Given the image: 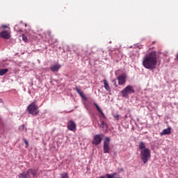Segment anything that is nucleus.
<instances>
[{
  "label": "nucleus",
  "mask_w": 178,
  "mask_h": 178,
  "mask_svg": "<svg viewBox=\"0 0 178 178\" xmlns=\"http://www.w3.org/2000/svg\"><path fill=\"white\" fill-rule=\"evenodd\" d=\"M109 144H111V138L106 137L104 140L103 145L104 154H109V151H111Z\"/></svg>",
  "instance_id": "obj_6"
},
{
  "label": "nucleus",
  "mask_w": 178,
  "mask_h": 178,
  "mask_svg": "<svg viewBox=\"0 0 178 178\" xmlns=\"http://www.w3.org/2000/svg\"><path fill=\"white\" fill-rule=\"evenodd\" d=\"M105 126H106V123H105V122H104V121H102L101 124H100V127L104 128V127H105Z\"/></svg>",
  "instance_id": "obj_21"
},
{
  "label": "nucleus",
  "mask_w": 178,
  "mask_h": 178,
  "mask_svg": "<svg viewBox=\"0 0 178 178\" xmlns=\"http://www.w3.org/2000/svg\"><path fill=\"white\" fill-rule=\"evenodd\" d=\"M104 138L103 134H97L95 135L93 138V140L92 141V144L93 145H99L101 143H102V139Z\"/></svg>",
  "instance_id": "obj_7"
},
{
  "label": "nucleus",
  "mask_w": 178,
  "mask_h": 178,
  "mask_svg": "<svg viewBox=\"0 0 178 178\" xmlns=\"http://www.w3.org/2000/svg\"><path fill=\"white\" fill-rule=\"evenodd\" d=\"M37 173L38 171L35 169H29L26 172H24L19 175V178H31V175L33 178H37Z\"/></svg>",
  "instance_id": "obj_2"
},
{
  "label": "nucleus",
  "mask_w": 178,
  "mask_h": 178,
  "mask_svg": "<svg viewBox=\"0 0 178 178\" xmlns=\"http://www.w3.org/2000/svg\"><path fill=\"white\" fill-rule=\"evenodd\" d=\"M24 127H25L24 124L21 125V126L19 127V131H23V130H24Z\"/></svg>",
  "instance_id": "obj_22"
},
{
  "label": "nucleus",
  "mask_w": 178,
  "mask_h": 178,
  "mask_svg": "<svg viewBox=\"0 0 178 178\" xmlns=\"http://www.w3.org/2000/svg\"><path fill=\"white\" fill-rule=\"evenodd\" d=\"M93 105H95L96 109L102 115V116H103L104 118L105 114H104V112L102 111V110H101V108H99V106H98V104H97V103H94Z\"/></svg>",
  "instance_id": "obj_14"
},
{
  "label": "nucleus",
  "mask_w": 178,
  "mask_h": 178,
  "mask_svg": "<svg viewBox=\"0 0 178 178\" xmlns=\"http://www.w3.org/2000/svg\"><path fill=\"white\" fill-rule=\"evenodd\" d=\"M48 35L50 36L51 35V32H48Z\"/></svg>",
  "instance_id": "obj_31"
},
{
  "label": "nucleus",
  "mask_w": 178,
  "mask_h": 178,
  "mask_svg": "<svg viewBox=\"0 0 178 178\" xmlns=\"http://www.w3.org/2000/svg\"><path fill=\"white\" fill-rule=\"evenodd\" d=\"M8 72H9V70H8V68L1 69L0 70V76H3L4 74H6V73H8Z\"/></svg>",
  "instance_id": "obj_16"
},
{
  "label": "nucleus",
  "mask_w": 178,
  "mask_h": 178,
  "mask_svg": "<svg viewBox=\"0 0 178 178\" xmlns=\"http://www.w3.org/2000/svg\"><path fill=\"white\" fill-rule=\"evenodd\" d=\"M106 176L107 178H113V176L112 175V174H106Z\"/></svg>",
  "instance_id": "obj_25"
},
{
  "label": "nucleus",
  "mask_w": 178,
  "mask_h": 178,
  "mask_svg": "<svg viewBox=\"0 0 178 178\" xmlns=\"http://www.w3.org/2000/svg\"><path fill=\"white\" fill-rule=\"evenodd\" d=\"M117 79L118 80L119 86H123V84L126 83V75L125 74L119 75Z\"/></svg>",
  "instance_id": "obj_8"
},
{
  "label": "nucleus",
  "mask_w": 178,
  "mask_h": 178,
  "mask_svg": "<svg viewBox=\"0 0 178 178\" xmlns=\"http://www.w3.org/2000/svg\"><path fill=\"white\" fill-rule=\"evenodd\" d=\"M22 40H23V41H24V42H27V41H29L27 36H26L24 34H22Z\"/></svg>",
  "instance_id": "obj_20"
},
{
  "label": "nucleus",
  "mask_w": 178,
  "mask_h": 178,
  "mask_svg": "<svg viewBox=\"0 0 178 178\" xmlns=\"http://www.w3.org/2000/svg\"><path fill=\"white\" fill-rule=\"evenodd\" d=\"M76 91L79 94L80 97H81L83 99H87V97H86V95H84V93L83 92V91H81V90H80V88L76 87Z\"/></svg>",
  "instance_id": "obj_13"
},
{
  "label": "nucleus",
  "mask_w": 178,
  "mask_h": 178,
  "mask_svg": "<svg viewBox=\"0 0 178 178\" xmlns=\"http://www.w3.org/2000/svg\"><path fill=\"white\" fill-rule=\"evenodd\" d=\"M140 158L143 163H147L148 159L151 158V151H149V149L145 148L140 151Z\"/></svg>",
  "instance_id": "obj_3"
},
{
  "label": "nucleus",
  "mask_w": 178,
  "mask_h": 178,
  "mask_svg": "<svg viewBox=\"0 0 178 178\" xmlns=\"http://www.w3.org/2000/svg\"><path fill=\"white\" fill-rule=\"evenodd\" d=\"M112 83H113L114 86H116V79H113Z\"/></svg>",
  "instance_id": "obj_28"
},
{
  "label": "nucleus",
  "mask_w": 178,
  "mask_h": 178,
  "mask_svg": "<svg viewBox=\"0 0 178 178\" xmlns=\"http://www.w3.org/2000/svg\"><path fill=\"white\" fill-rule=\"evenodd\" d=\"M139 149H140V151L145 149V143L144 142H140Z\"/></svg>",
  "instance_id": "obj_17"
},
{
  "label": "nucleus",
  "mask_w": 178,
  "mask_h": 178,
  "mask_svg": "<svg viewBox=\"0 0 178 178\" xmlns=\"http://www.w3.org/2000/svg\"><path fill=\"white\" fill-rule=\"evenodd\" d=\"M0 37L5 40H9L10 38V33L8 31H3L0 32Z\"/></svg>",
  "instance_id": "obj_9"
},
{
  "label": "nucleus",
  "mask_w": 178,
  "mask_h": 178,
  "mask_svg": "<svg viewBox=\"0 0 178 178\" xmlns=\"http://www.w3.org/2000/svg\"><path fill=\"white\" fill-rule=\"evenodd\" d=\"M158 63V58L155 51L149 52L143 57V66L149 70H154L156 67Z\"/></svg>",
  "instance_id": "obj_1"
},
{
  "label": "nucleus",
  "mask_w": 178,
  "mask_h": 178,
  "mask_svg": "<svg viewBox=\"0 0 178 178\" xmlns=\"http://www.w3.org/2000/svg\"><path fill=\"white\" fill-rule=\"evenodd\" d=\"M172 128L170 127H168L167 129H163L161 133V136H166L168 134H170Z\"/></svg>",
  "instance_id": "obj_12"
},
{
  "label": "nucleus",
  "mask_w": 178,
  "mask_h": 178,
  "mask_svg": "<svg viewBox=\"0 0 178 178\" xmlns=\"http://www.w3.org/2000/svg\"><path fill=\"white\" fill-rule=\"evenodd\" d=\"M103 81H104L105 90H106V91H109L111 90V87L109 86V83H108V81H106V79H104Z\"/></svg>",
  "instance_id": "obj_15"
},
{
  "label": "nucleus",
  "mask_w": 178,
  "mask_h": 178,
  "mask_svg": "<svg viewBox=\"0 0 178 178\" xmlns=\"http://www.w3.org/2000/svg\"><path fill=\"white\" fill-rule=\"evenodd\" d=\"M26 109L29 113H30V115H33V116H37V115L40 113V111H38V106L35 103L29 104Z\"/></svg>",
  "instance_id": "obj_4"
},
{
  "label": "nucleus",
  "mask_w": 178,
  "mask_h": 178,
  "mask_svg": "<svg viewBox=\"0 0 178 178\" xmlns=\"http://www.w3.org/2000/svg\"><path fill=\"white\" fill-rule=\"evenodd\" d=\"M51 41L52 44L58 43V40L56 39H51Z\"/></svg>",
  "instance_id": "obj_23"
},
{
  "label": "nucleus",
  "mask_w": 178,
  "mask_h": 178,
  "mask_svg": "<svg viewBox=\"0 0 178 178\" xmlns=\"http://www.w3.org/2000/svg\"><path fill=\"white\" fill-rule=\"evenodd\" d=\"M2 102H3V101H2V99H0V104H2Z\"/></svg>",
  "instance_id": "obj_30"
},
{
  "label": "nucleus",
  "mask_w": 178,
  "mask_h": 178,
  "mask_svg": "<svg viewBox=\"0 0 178 178\" xmlns=\"http://www.w3.org/2000/svg\"><path fill=\"white\" fill-rule=\"evenodd\" d=\"M121 171H123V168H121V170H120Z\"/></svg>",
  "instance_id": "obj_32"
},
{
  "label": "nucleus",
  "mask_w": 178,
  "mask_h": 178,
  "mask_svg": "<svg viewBox=\"0 0 178 178\" xmlns=\"http://www.w3.org/2000/svg\"><path fill=\"white\" fill-rule=\"evenodd\" d=\"M111 175H113V178H122L120 177V175L117 172L112 173Z\"/></svg>",
  "instance_id": "obj_19"
},
{
  "label": "nucleus",
  "mask_w": 178,
  "mask_h": 178,
  "mask_svg": "<svg viewBox=\"0 0 178 178\" xmlns=\"http://www.w3.org/2000/svg\"><path fill=\"white\" fill-rule=\"evenodd\" d=\"M3 29H8V26L6 25H2Z\"/></svg>",
  "instance_id": "obj_29"
},
{
  "label": "nucleus",
  "mask_w": 178,
  "mask_h": 178,
  "mask_svg": "<svg viewBox=\"0 0 178 178\" xmlns=\"http://www.w3.org/2000/svg\"><path fill=\"white\" fill-rule=\"evenodd\" d=\"M67 129L71 131H74V130H76V123H74V122H73L72 120H70L67 125Z\"/></svg>",
  "instance_id": "obj_11"
},
{
  "label": "nucleus",
  "mask_w": 178,
  "mask_h": 178,
  "mask_svg": "<svg viewBox=\"0 0 178 178\" xmlns=\"http://www.w3.org/2000/svg\"><path fill=\"white\" fill-rule=\"evenodd\" d=\"M14 30H15L16 31H19V29H17V25H15L14 26Z\"/></svg>",
  "instance_id": "obj_27"
},
{
  "label": "nucleus",
  "mask_w": 178,
  "mask_h": 178,
  "mask_svg": "<svg viewBox=\"0 0 178 178\" xmlns=\"http://www.w3.org/2000/svg\"><path fill=\"white\" fill-rule=\"evenodd\" d=\"M113 118H114V119H115V120H119V115L118 114L113 115Z\"/></svg>",
  "instance_id": "obj_24"
},
{
  "label": "nucleus",
  "mask_w": 178,
  "mask_h": 178,
  "mask_svg": "<svg viewBox=\"0 0 178 178\" xmlns=\"http://www.w3.org/2000/svg\"><path fill=\"white\" fill-rule=\"evenodd\" d=\"M60 177L61 178H69V175L67 172H63L60 174Z\"/></svg>",
  "instance_id": "obj_18"
},
{
  "label": "nucleus",
  "mask_w": 178,
  "mask_h": 178,
  "mask_svg": "<svg viewBox=\"0 0 178 178\" xmlns=\"http://www.w3.org/2000/svg\"><path fill=\"white\" fill-rule=\"evenodd\" d=\"M60 67H62V65L60 64H55L50 67V70L51 72H53V73H55V72H58Z\"/></svg>",
  "instance_id": "obj_10"
},
{
  "label": "nucleus",
  "mask_w": 178,
  "mask_h": 178,
  "mask_svg": "<svg viewBox=\"0 0 178 178\" xmlns=\"http://www.w3.org/2000/svg\"><path fill=\"white\" fill-rule=\"evenodd\" d=\"M135 90L133 88V86L129 85L127 87H125L122 91L121 94L123 97V98H127V97H129V94H134Z\"/></svg>",
  "instance_id": "obj_5"
},
{
  "label": "nucleus",
  "mask_w": 178,
  "mask_h": 178,
  "mask_svg": "<svg viewBox=\"0 0 178 178\" xmlns=\"http://www.w3.org/2000/svg\"><path fill=\"white\" fill-rule=\"evenodd\" d=\"M24 143L26 144V147H29V141H27L26 139L24 140Z\"/></svg>",
  "instance_id": "obj_26"
}]
</instances>
